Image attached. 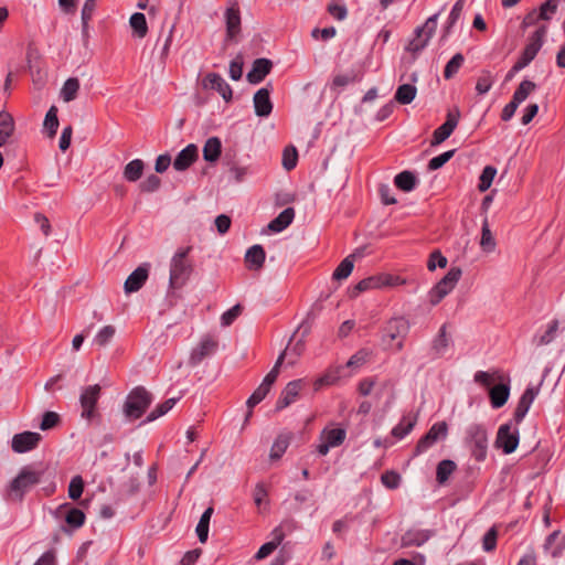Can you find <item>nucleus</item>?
I'll return each mask as SVG.
<instances>
[{
    "mask_svg": "<svg viewBox=\"0 0 565 565\" xmlns=\"http://www.w3.org/2000/svg\"><path fill=\"white\" fill-rule=\"evenodd\" d=\"M192 247H180L170 260L169 286L173 289L183 287L193 271V265L189 259Z\"/></svg>",
    "mask_w": 565,
    "mask_h": 565,
    "instance_id": "f257e3e1",
    "label": "nucleus"
},
{
    "mask_svg": "<svg viewBox=\"0 0 565 565\" xmlns=\"http://www.w3.org/2000/svg\"><path fill=\"white\" fill-rule=\"evenodd\" d=\"M42 475L41 470L33 467H23L8 486V498L11 500H22L24 493L41 481Z\"/></svg>",
    "mask_w": 565,
    "mask_h": 565,
    "instance_id": "f03ea898",
    "label": "nucleus"
},
{
    "mask_svg": "<svg viewBox=\"0 0 565 565\" xmlns=\"http://www.w3.org/2000/svg\"><path fill=\"white\" fill-rule=\"evenodd\" d=\"M409 322L403 317H395L387 321L382 331V342L386 348L401 351L404 348V339L409 331Z\"/></svg>",
    "mask_w": 565,
    "mask_h": 565,
    "instance_id": "7ed1b4c3",
    "label": "nucleus"
},
{
    "mask_svg": "<svg viewBox=\"0 0 565 565\" xmlns=\"http://www.w3.org/2000/svg\"><path fill=\"white\" fill-rule=\"evenodd\" d=\"M547 32L548 26L546 24H541L529 36L527 43L518 58L519 68H525L535 58L545 42Z\"/></svg>",
    "mask_w": 565,
    "mask_h": 565,
    "instance_id": "20e7f679",
    "label": "nucleus"
},
{
    "mask_svg": "<svg viewBox=\"0 0 565 565\" xmlns=\"http://www.w3.org/2000/svg\"><path fill=\"white\" fill-rule=\"evenodd\" d=\"M462 271L459 267H452L448 273L429 290L428 300L431 306L438 305L458 284Z\"/></svg>",
    "mask_w": 565,
    "mask_h": 565,
    "instance_id": "39448f33",
    "label": "nucleus"
},
{
    "mask_svg": "<svg viewBox=\"0 0 565 565\" xmlns=\"http://www.w3.org/2000/svg\"><path fill=\"white\" fill-rule=\"evenodd\" d=\"M151 402V395L147 390L136 387L126 398L124 407L125 415L131 419H137L142 416Z\"/></svg>",
    "mask_w": 565,
    "mask_h": 565,
    "instance_id": "423d86ee",
    "label": "nucleus"
},
{
    "mask_svg": "<svg viewBox=\"0 0 565 565\" xmlns=\"http://www.w3.org/2000/svg\"><path fill=\"white\" fill-rule=\"evenodd\" d=\"M102 387L98 384L86 386L79 395L81 417L92 422L99 416L97 412V402L100 397Z\"/></svg>",
    "mask_w": 565,
    "mask_h": 565,
    "instance_id": "0eeeda50",
    "label": "nucleus"
},
{
    "mask_svg": "<svg viewBox=\"0 0 565 565\" xmlns=\"http://www.w3.org/2000/svg\"><path fill=\"white\" fill-rule=\"evenodd\" d=\"M536 89V84L530 79H523L513 93L512 99L501 113V119L509 121L514 116L518 107Z\"/></svg>",
    "mask_w": 565,
    "mask_h": 565,
    "instance_id": "6e6552de",
    "label": "nucleus"
},
{
    "mask_svg": "<svg viewBox=\"0 0 565 565\" xmlns=\"http://www.w3.org/2000/svg\"><path fill=\"white\" fill-rule=\"evenodd\" d=\"M467 439L471 446L472 456L478 461H482L487 457L488 449V431L479 424H472L467 429Z\"/></svg>",
    "mask_w": 565,
    "mask_h": 565,
    "instance_id": "1a4fd4ad",
    "label": "nucleus"
},
{
    "mask_svg": "<svg viewBox=\"0 0 565 565\" xmlns=\"http://www.w3.org/2000/svg\"><path fill=\"white\" fill-rule=\"evenodd\" d=\"M438 14L429 17L424 25L415 30V36L407 45V50L412 53H418L424 50L433 38L437 28Z\"/></svg>",
    "mask_w": 565,
    "mask_h": 565,
    "instance_id": "9d476101",
    "label": "nucleus"
},
{
    "mask_svg": "<svg viewBox=\"0 0 565 565\" xmlns=\"http://www.w3.org/2000/svg\"><path fill=\"white\" fill-rule=\"evenodd\" d=\"M520 434L516 424L505 423L499 427L494 445L505 455L512 454L518 448Z\"/></svg>",
    "mask_w": 565,
    "mask_h": 565,
    "instance_id": "9b49d317",
    "label": "nucleus"
},
{
    "mask_svg": "<svg viewBox=\"0 0 565 565\" xmlns=\"http://www.w3.org/2000/svg\"><path fill=\"white\" fill-rule=\"evenodd\" d=\"M345 429L326 427L319 437L320 443L317 446L318 454L326 456L331 448L342 445L345 440Z\"/></svg>",
    "mask_w": 565,
    "mask_h": 565,
    "instance_id": "f8f14e48",
    "label": "nucleus"
},
{
    "mask_svg": "<svg viewBox=\"0 0 565 565\" xmlns=\"http://www.w3.org/2000/svg\"><path fill=\"white\" fill-rule=\"evenodd\" d=\"M447 436V424L439 422L434 424L425 436H423L416 446V455L423 454L433 447L438 440Z\"/></svg>",
    "mask_w": 565,
    "mask_h": 565,
    "instance_id": "ddd939ff",
    "label": "nucleus"
},
{
    "mask_svg": "<svg viewBox=\"0 0 565 565\" xmlns=\"http://www.w3.org/2000/svg\"><path fill=\"white\" fill-rule=\"evenodd\" d=\"M42 436L35 431H23L15 434L11 439V448L17 454H24L38 447Z\"/></svg>",
    "mask_w": 565,
    "mask_h": 565,
    "instance_id": "4468645a",
    "label": "nucleus"
},
{
    "mask_svg": "<svg viewBox=\"0 0 565 565\" xmlns=\"http://www.w3.org/2000/svg\"><path fill=\"white\" fill-rule=\"evenodd\" d=\"M459 118L460 111L458 108L448 111L446 121L434 131L431 145H439L449 138L452 131L456 129Z\"/></svg>",
    "mask_w": 565,
    "mask_h": 565,
    "instance_id": "2eb2a0df",
    "label": "nucleus"
},
{
    "mask_svg": "<svg viewBox=\"0 0 565 565\" xmlns=\"http://www.w3.org/2000/svg\"><path fill=\"white\" fill-rule=\"evenodd\" d=\"M216 347L217 342L211 335L203 337L191 351L189 363L192 366L198 365L204 358L211 355L216 350Z\"/></svg>",
    "mask_w": 565,
    "mask_h": 565,
    "instance_id": "dca6fc26",
    "label": "nucleus"
},
{
    "mask_svg": "<svg viewBox=\"0 0 565 565\" xmlns=\"http://www.w3.org/2000/svg\"><path fill=\"white\" fill-rule=\"evenodd\" d=\"M394 279L387 275L371 276L359 281L352 290V297H356L360 292L380 289L385 286L394 285Z\"/></svg>",
    "mask_w": 565,
    "mask_h": 565,
    "instance_id": "f3484780",
    "label": "nucleus"
},
{
    "mask_svg": "<svg viewBox=\"0 0 565 565\" xmlns=\"http://www.w3.org/2000/svg\"><path fill=\"white\" fill-rule=\"evenodd\" d=\"M303 385V380H295L289 382L282 390L277 401L276 409H282L296 402Z\"/></svg>",
    "mask_w": 565,
    "mask_h": 565,
    "instance_id": "a211bd4d",
    "label": "nucleus"
},
{
    "mask_svg": "<svg viewBox=\"0 0 565 565\" xmlns=\"http://www.w3.org/2000/svg\"><path fill=\"white\" fill-rule=\"evenodd\" d=\"M203 86L206 89L216 90L224 100L232 99V88L226 81L216 73H210L203 78Z\"/></svg>",
    "mask_w": 565,
    "mask_h": 565,
    "instance_id": "6ab92c4d",
    "label": "nucleus"
},
{
    "mask_svg": "<svg viewBox=\"0 0 565 565\" xmlns=\"http://www.w3.org/2000/svg\"><path fill=\"white\" fill-rule=\"evenodd\" d=\"M537 394L539 388L533 386H530L524 391L513 414L516 425L523 420Z\"/></svg>",
    "mask_w": 565,
    "mask_h": 565,
    "instance_id": "aec40b11",
    "label": "nucleus"
},
{
    "mask_svg": "<svg viewBox=\"0 0 565 565\" xmlns=\"http://www.w3.org/2000/svg\"><path fill=\"white\" fill-rule=\"evenodd\" d=\"M451 345V338L447 332V324H443L431 341L430 351L434 358L444 356Z\"/></svg>",
    "mask_w": 565,
    "mask_h": 565,
    "instance_id": "412c9836",
    "label": "nucleus"
},
{
    "mask_svg": "<svg viewBox=\"0 0 565 565\" xmlns=\"http://www.w3.org/2000/svg\"><path fill=\"white\" fill-rule=\"evenodd\" d=\"M273 63L268 58H257L254 61L250 71L247 73L246 77L250 84L260 83L266 75L271 71Z\"/></svg>",
    "mask_w": 565,
    "mask_h": 565,
    "instance_id": "4be33fe9",
    "label": "nucleus"
},
{
    "mask_svg": "<svg viewBox=\"0 0 565 565\" xmlns=\"http://www.w3.org/2000/svg\"><path fill=\"white\" fill-rule=\"evenodd\" d=\"M269 89L263 87L258 89L253 98L255 114L259 117H268L273 110Z\"/></svg>",
    "mask_w": 565,
    "mask_h": 565,
    "instance_id": "5701e85b",
    "label": "nucleus"
},
{
    "mask_svg": "<svg viewBox=\"0 0 565 565\" xmlns=\"http://www.w3.org/2000/svg\"><path fill=\"white\" fill-rule=\"evenodd\" d=\"M149 275L147 266H139L126 279L124 289L126 294L138 291L146 282Z\"/></svg>",
    "mask_w": 565,
    "mask_h": 565,
    "instance_id": "b1692460",
    "label": "nucleus"
},
{
    "mask_svg": "<svg viewBox=\"0 0 565 565\" xmlns=\"http://www.w3.org/2000/svg\"><path fill=\"white\" fill-rule=\"evenodd\" d=\"M198 158V147L193 143L182 149L173 161V168L178 171L186 170Z\"/></svg>",
    "mask_w": 565,
    "mask_h": 565,
    "instance_id": "393cba45",
    "label": "nucleus"
},
{
    "mask_svg": "<svg viewBox=\"0 0 565 565\" xmlns=\"http://www.w3.org/2000/svg\"><path fill=\"white\" fill-rule=\"evenodd\" d=\"M295 217V211L292 207H287L281 211L269 224L268 228L271 232L279 233L287 228Z\"/></svg>",
    "mask_w": 565,
    "mask_h": 565,
    "instance_id": "a878e982",
    "label": "nucleus"
},
{
    "mask_svg": "<svg viewBox=\"0 0 565 565\" xmlns=\"http://www.w3.org/2000/svg\"><path fill=\"white\" fill-rule=\"evenodd\" d=\"M489 395L492 407L500 408L507 403L509 398L510 386L509 384L504 383L494 385L490 388Z\"/></svg>",
    "mask_w": 565,
    "mask_h": 565,
    "instance_id": "bb28decb",
    "label": "nucleus"
},
{
    "mask_svg": "<svg viewBox=\"0 0 565 565\" xmlns=\"http://www.w3.org/2000/svg\"><path fill=\"white\" fill-rule=\"evenodd\" d=\"M225 19L227 38L233 40L241 31V15L238 9L228 8L225 13Z\"/></svg>",
    "mask_w": 565,
    "mask_h": 565,
    "instance_id": "cd10ccee",
    "label": "nucleus"
},
{
    "mask_svg": "<svg viewBox=\"0 0 565 565\" xmlns=\"http://www.w3.org/2000/svg\"><path fill=\"white\" fill-rule=\"evenodd\" d=\"M265 250L260 245H253L245 254V260L250 269H259L265 262Z\"/></svg>",
    "mask_w": 565,
    "mask_h": 565,
    "instance_id": "c85d7f7f",
    "label": "nucleus"
},
{
    "mask_svg": "<svg viewBox=\"0 0 565 565\" xmlns=\"http://www.w3.org/2000/svg\"><path fill=\"white\" fill-rule=\"evenodd\" d=\"M417 417L414 415H404L401 419V422L393 427L392 429V436L397 439H403L405 436H407L416 425Z\"/></svg>",
    "mask_w": 565,
    "mask_h": 565,
    "instance_id": "c756f323",
    "label": "nucleus"
},
{
    "mask_svg": "<svg viewBox=\"0 0 565 565\" xmlns=\"http://www.w3.org/2000/svg\"><path fill=\"white\" fill-rule=\"evenodd\" d=\"M14 132L13 117L6 111H0V147L4 146Z\"/></svg>",
    "mask_w": 565,
    "mask_h": 565,
    "instance_id": "7c9ffc66",
    "label": "nucleus"
},
{
    "mask_svg": "<svg viewBox=\"0 0 565 565\" xmlns=\"http://www.w3.org/2000/svg\"><path fill=\"white\" fill-rule=\"evenodd\" d=\"M222 142L217 137L209 138L203 147V158L205 161L215 162L221 154Z\"/></svg>",
    "mask_w": 565,
    "mask_h": 565,
    "instance_id": "2f4dec72",
    "label": "nucleus"
},
{
    "mask_svg": "<svg viewBox=\"0 0 565 565\" xmlns=\"http://www.w3.org/2000/svg\"><path fill=\"white\" fill-rule=\"evenodd\" d=\"M418 180L411 171H403L396 174L394 179L395 185L404 192H411L415 189Z\"/></svg>",
    "mask_w": 565,
    "mask_h": 565,
    "instance_id": "473e14b6",
    "label": "nucleus"
},
{
    "mask_svg": "<svg viewBox=\"0 0 565 565\" xmlns=\"http://www.w3.org/2000/svg\"><path fill=\"white\" fill-rule=\"evenodd\" d=\"M340 371H341V367L329 369L328 371H326L324 374L319 376L313 382L315 391H319V390H321L324 386H330V385L335 384L340 380V377H341Z\"/></svg>",
    "mask_w": 565,
    "mask_h": 565,
    "instance_id": "72a5a7b5",
    "label": "nucleus"
},
{
    "mask_svg": "<svg viewBox=\"0 0 565 565\" xmlns=\"http://www.w3.org/2000/svg\"><path fill=\"white\" fill-rule=\"evenodd\" d=\"M416 94L415 85L403 84L397 87L394 99L402 105H408L415 99Z\"/></svg>",
    "mask_w": 565,
    "mask_h": 565,
    "instance_id": "f704fd0d",
    "label": "nucleus"
},
{
    "mask_svg": "<svg viewBox=\"0 0 565 565\" xmlns=\"http://www.w3.org/2000/svg\"><path fill=\"white\" fill-rule=\"evenodd\" d=\"M143 161L140 159H134L130 162H128L124 168V178L128 182H136L140 179L143 171Z\"/></svg>",
    "mask_w": 565,
    "mask_h": 565,
    "instance_id": "c9c22d12",
    "label": "nucleus"
},
{
    "mask_svg": "<svg viewBox=\"0 0 565 565\" xmlns=\"http://www.w3.org/2000/svg\"><path fill=\"white\" fill-rule=\"evenodd\" d=\"M480 246L486 253L493 252L497 246L487 218L482 222Z\"/></svg>",
    "mask_w": 565,
    "mask_h": 565,
    "instance_id": "e433bc0d",
    "label": "nucleus"
},
{
    "mask_svg": "<svg viewBox=\"0 0 565 565\" xmlns=\"http://www.w3.org/2000/svg\"><path fill=\"white\" fill-rule=\"evenodd\" d=\"M213 514V508L209 507L200 518V521L196 525L195 532L198 534L199 541L201 543H205L209 536V524L211 516Z\"/></svg>",
    "mask_w": 565,
    "mask_h": 565,
    "instance_id": "4c0bfd02",
    "label": "nucleus"
},
{
    "mask_svg": "<svg viewBox=\"0 0 565 565\" xmlns=\"http://www.w3.org/2000/svg\"><path fill=\"white\" fill-rule=\"evenodd\" d=\"M430 537V533L428 531L415 530L408 531L404 534L402 541L406 546L416 545L420 546Z\"/></svg>",
    "mask_w": 565,
    "mask_h": 565,
    "instance_id": "58836bf2",
    "label": "nucleus"
},
{
    "mask_svg": "<svg viewBox=\"0 0 565 565\" xmlns=\"http://www.w3.org/2000/svg\"><path fill=\"white\" fill-rule=\"evenodd\" d=\"M354 267V254L347 256L333 271V279L342 280L348 278Z\"/></svg>",
    "mask_w": 565,
    "mask_h": 565,
    "instance_id": "ea45409f",
    "label": "nucleus"
},
{
    "mask_svg": "<svg viewBox=\"0 0 565 565\" xmlns=\"http://www.w3.org/2000/svg\"><path fill=\"white\" fill-rule=\"evenodd\" d=\"M495 82V76L488 70L481 72L476 83V92L479 95L487 94Z\"/></svg>",
    "mask_w": 565,
    "mask_h": 565,
    "instance_id": "a19ab883",
    "label": "nucleus"
},
{
    "mask_svg": "<svg viewBox=\"0 0 565 565\" xmlns=\"http://www.w3.org/2000/svg\"><path fill=\"white\" fill-rule=\"evenodd\" d=\"M129 24L131 29L134 30L135 34L142 39L147 35L148 32V25L146 21V17L143 13L136 12L134 13L129 19Z\"/></svg>",
    "mask_w": 565,
    "mask_h": 565,
    "instance_id": "79ce46f5",
    "label": "nucleus"
},
{
    "mask_svg": "<svg viewBox=\"0 0 565 565\" xmlns=\"http://www.w3.org/2000/svg\"><path fill=\"white\" fill-rule=\"evenodd\" d=\"M78 89H79L78 79L75 77H71L65 81V83L61 89V98L65 103H70L76 98Z\"/></svg>",
    "mask_w": 565,
    "mask_h": 565,
    "instance_id": "37998d69",
    "label": "nucleus"
},
{
    "mask_svg": "<svg viewBox=\"0 0 565 565\" xmlns=\"http://www.w3.org/2000/svg\"><path fill=\"white\" fill-rule=\"evenodd\" d=\"M289 444H290L289 435H286V434L279 435L271 446L270 454H269L270 459H274V460L279 459L286 452Z\"/></svg>",
    "mask_w": 565,
    "mask_h": 565,
    "instance_id": "c03bdc74",
    "label": "nucleus"
},
{
    "mask_svg": "<svg viewBox=\"0 0 565 565\" xmlns=\"http://www.w3.org/2000/svg\"><path fill=\"white\" fill-rule=\"evenodd\" d=\"M179 401L178 397H171L164 401L163 403L159 404L146 418V423H150L156 420L157 418L166 415L170 409L174 407L177 402Z\"/></svg>",
    "mask_w": 565,
    "mask_h": 565,
    "instance_id": "a18cd8bd",
    "label": "nucleus"
},
{
    "mask_svg": "<svg viewBox=\"0 0 565 565\" xmlns=\"http://www.w3.org/2000/svg\"><path fill=\"white\" fill-rule=\"evenodd\" d=\"M43 126L47 130L50 138L55 136L57 128H58L57 107L56 106L53 105L50 107V109L47 110V113L45 115Z\"/></svg>",
    "mask_w": 565,
    "mask_h": 565,
    "instance_id": "49530a36",
    "label": "nucleus"
},
{
    "mask_svg": "<svg viewBox=\"0 0 565 565\" xmlns=\"http://www.w3.org/2000/svg\"><path fill=\"white\" fill-rule=\"evenodd\" d=\"M558 4V0H546L545 2H543L541 7L536 9L542 21L547 22L552 20L555 13L557 12Z\"/></svg>",
    "mask_w": 565,
    "mask_h": 565,
    "instance_id": "de8ad7c7",
    "label": "nucleus"
},
{
    "mask_svg": "<svg viewBox=\"0 0 565 565\" xmlns=\"http://www.w3.org/2000/svg\"><path fill=\"white\" fill-rule=\"evenodd\" d=\"M456 463L452 460H441L437 466L436 478L439 483H445L455 471Z\"/></svg>",
    "mask_w": 565,
    "mask_h": 565,
    "instance_id": "09e8293b",
    "label": "nucleus"
},
{
    "mask_svg": "<svg viewBox=\"0 0 565 565\" xmlns=\"http://www.w3.org/2000/svg\"><path fill=\"white\" fill-rule=\"evenodd\" d=\"M463 62H465V57L461 53L455 54L445 66V71H444L445 78L450 79L451 77H454L458 73L460 67L462 66Z\"/></svg>",
    "mask_w": 565,
    "mask_h": 565,
    "instance_id": "8fccbe9b",
    "label": "nucleus"
},
{
    "mask_svg": "<svg viewBox=\"0 0 565 565\" xmlns=\"http://www.w3.org/2000/svg\"><path fill=\"white\" fill-rule=\"evenodd\" d=\"M495 174H497V169L494 167L487 166L483 168L481 175L479 178V184H478V189L480 192H484L491 186Z\"/></svg>",
    "mask_w": 565,
    "mask_h": 565,
    "instance_id": "3c124183",
    "label": "nucleus"
},
{
    "mask_svg": "<svg viewBox=\"0 0 565 565\" xmlns=\"http://www.w3.org/2000/svg\"><path fill=\"white\" fill-rule=\"evenodd\" d=\"M115 328L113 326L103 327L95 335L93 344L98 347L107 345L115 335Z\"/></svg>",
    "mask_w": 565,
    "mask_h": 565,
    "instance_id": "603ef678",
    "label": "nucleus"
},
{
    "mask_svg": "<svg viewBox=\"0 0 565 565\" xmlns=\"http://www.w3.org/2000/svg\"><path fill=\"white\" fill-rule=\"evenodd\" d=\"M286 354H287L286 351L281 352L279 354L275 365L273 366L270 372L264 377L263 382L260 383L262 385H265V387L270 390L271 385L277 380V376L279 373V367H280Z\"/></svg>",
    "mask_w": 565,
    "mask_h": 565,
    "instance_id": "864d4df0",
    "label": "nucleus"
},
{
    "mask_svg": "<svg viewBox=\"0 0 565 565\" xmlns=\"http://www.w3.org/2000/svg\"><path fill=\"white\" fill-rule=\"evenodd\" d=\"M97 0H85L83 9H82V26L83 32L86 33L88 30V22L92 19L94 11L96 9Z\"/></svg>",
    "mask_w": 565,
    "mask_h": 565,
    "instance_id": "5fc2aeb1",
    "label": "nucleus"
},
{
    "mask_svg": "<svg viewBox=\"0 0 565 565\" xmlns=\"http://www.w3.org/2000/svg\"><path fill=\"white\" fill-rule=\"evenodd\" d=\"M381 481L387 489L394 490L401 486L402 477L394 470L385 471L381 476Z\"/></svg>",
    "mask_w": 565,
    "mask_h": 565,
    "instance_id": "6e6d98bb",
    "label": "nucleus"
},
{
    "mask_svg": "<svg viewBox=\"0 0 565 565\" xmlns=\"http://www.w3.org/2000/svg\"><path fill=\"white\" fill-rule=\"evenodd\" d=\"M65 521L70 526L77 529L84 524L85 514L82 510L73 508L67 511Z\"/></svg>",
    "mask_w": 565,
    "mask_h": 565,
    "instance_id": "4d7b16f0",
    "label": "nucleus"
},
{
    "mask_svg": "<svg viewBox=\"0 0 565 565\" xmlns=\"http://www.w3.org/2000/svg\"><path fill=\"white\" fill-rule=\"evenodd\" d=\"M60 415L55 412H45L39 425L40 429L45 431L56 427L60 424Z\"/></svg>",
    "mask_w": 565,
    "mask_h": 565,
    "instance_id": "13d9d810",
    "label": "nucleus"
},
{
    "mask_svg": "<svg viewBox=\"0 0 565 565\" xmlns=\"http://www.w3.org/2000/svg\"><path fill=\"white\" fill-rule=\"evenodd\" d=\"M298 153L295 147H287L282 152V167L290 171L297 164Z\"/></svg>",
    "mask_w": 565,
    "mask_h": 565,
    "instance_id": "bf43d9fd",
    "label": "nucleus"
},
{
    "mask_svg": "<svg viewBox=\"0 0 565 565\" xmlns=\"http://www.w3.org/2000/svg\"><path fill=\"white\" fill-rule=\"evenodd\" d=\"M84 490V481L81 476H75L71 479L68 484V497L72 500H77L81 498Z\"/></svg>",
    "mask_w": 565,
    "mask_h": 565,
    "instance_id": "052dcab7",
    "label": "nucleus"
},
{
    "mask_svg": "<svg viewBox=\"0 0 565 565\" xmlns=\"http://www.w3.org/2000/svg\"><path fill=\"white\" fill-rule=\"evenodd\" d=\"M371 356V352L369 350L362 349L354 353L349 361L347 362L348 367L358 369L362 366Z\"/></svg>",
    "mask_w": 565,
    "mask_h": 565,
    "instance_id": "680f3d73",
    "label": "nucleus"
},
{
    "mask_svg": "<svg viewBox=\"0 0 565 565\" xmlns=\"http://www.w3.org/2000/svg\"><path fill=\"white\" fill-rule=\"evenodd\" d=\"M498 531L492 526L487 531L482 539V548L484 552H492L497 546Z\"/></svg>",
    "mask_w": 565,
    "mask_h": 565,
    "instance_id": "e2e57ef3",
    "label": "nucleus"
},
{
    "mask_svg": "<svg viewBox=\"0 0 565 565\" xmlns=\"http://www.w3.org/2000/svg\"><path fill=\"white\" fill-rule=\"evenodd\" d=\"M447 266V258L439 252L434 250L428 258L427 268L434 271L437 267L445 268Z\"/></svg>",
    "mask_w": 565,
    "mask_h": 565,
    "instance_id": "0e129e2a",
    "label": "nucleus"
},
{
    "mask_svg": "<svg viewBox=\"0 0 565 565\" xmlns=\"http://www.w3.org/2000/svg\"><path fill=\"white\" fill-rule=\"evenodd\" d=\"M499 377L500 376L498 375L497 372L489 373L486 371H478L475 373L473 380L476 383H478L482 386L490 387L494 383V381Z\"/></svg>",
    "mask_w": 565,
    "mask_h": 565,
    "instance_id": "69168bd1",
    "label": "nucleus"
},
{
    "mask_svg": "<svg viewBox=\"0 0 565 565\" xmlns=\"http://www.w3.org/2000/svg\"><path fill=\"white\" fill-rule=\"evenodd\" d=\"M455 153V150H449L439 156L431 158L428 162L429 170H437L441 168L446 162H448Z\"/></svg>",
    "mask_w": 565,
    "mask_h": 565,
    "instance_id": "338daca9",
    "label": "nucleus"
},
{
    "mask_svg": "<svg viewBox=\"0 0 565 565\" xmlns=\"http://www.w3.org/2000/svg\"><path fill=\"white\" fill-rule=\"evenodd\" d=\"M242 307L239 305L233 306L221 316V324L223 327L231 326L235 319L241 315Z\"/></svg>",
    "mask_w": 565,
    "mask_h": 565,
    "instance_id": "774afa93",
    "label": "nucleus"
}]
</instances>
